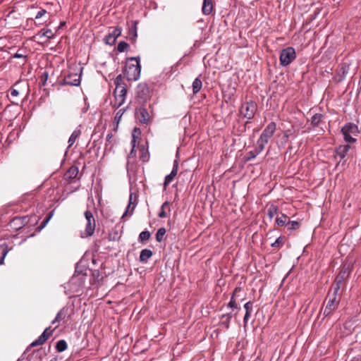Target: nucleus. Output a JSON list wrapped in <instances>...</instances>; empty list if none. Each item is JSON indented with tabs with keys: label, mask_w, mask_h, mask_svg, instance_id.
<instances>
[{
	"label": "nucleus",
	"mask_w": 361,
	"mask_h": 361,
	"mask_svg": "<svg viewBox=\"0 0 361 361\" xmlns=\"http://www.w3.org/2000/svg\"><path fill=\"white\" fill-rule=\"evenodd\" d=\"M150 98V90L145 83H141L137 87L136 99L140 104V106L136 107L135 113H153L152 105L148 102Z\"/></svg>",
	"instance_id": "nucleus-1"
},
{
	"label": "nucleus",
	"mask_w": 361,
	"mask_h": 361,
	"mask_svg": "<svg viewBox=\"0 0 361 361\" xmlns=\"http://www.w3.org/2000/svg\"><path fill=\"white\" fill-rule=\"evenodd\" d=\"M341 298L339 286L338 285L331 286L326 298L328 301L324 310V317L331 315L338 307Z\"/></svg>",
	"instance_id": "nucleus-2"
},
{
	"label": "nucleus",
	"mask_w": 361,
	"mask_h": 361,
	"mask_svg": "<svg viewBox=\"0 0 361 361\" xmlns=\"http://www.w3.org/2000/svg\"><path fill=\"white\" fill-rule=\"evenodd\" d=\"M140 71L141 66L139 58H130L125 69V74L128 80H137L140 77Z\"/></svg>",
	"instance_id": "nucleus-3"
},
{
	"label": "nucleus",
	"mask_w": 361,
	"mask_h": 361,
	"mask_svg": "<svg viewBox=\"0 0 361 361\" xmlns=\"http://www.w3.org/2000/svg\"><path fill=\"white\" fill-rule=\"evenodd\" d=\"M276 129V126L274 122H271L264 128L262 133L259 138L258 139L257 144L258 145V152H262L268 143L270 138L273 136Z\"/></svg>",
	"instance_id": "nucleus-4"
},
{
	"label": "nucleus",
	"mask_w": 361,
	"mask_h": 361,
	"mask_svg": "<svg viewBox=\"0 0 361 361\" xmlns=\"http://www.w3.org/2000/svg\"><path fill=\"white\" fill-rule=\"evenodd\" d=\"M82 68L77 71H71L62 80L59 81V85L79 86L80 84Z\"/></svg>",
	"instance_id": "nucleus-5"
},
{
	"label": "nucleus",
	"mask_w": 361,
	"mask_h": 361,
	"mask_svg": "<svg viewBox=\"0 0 361 361\" xmlns=\"http://www.w3.org/2000/svg\"><path fill=\"white\" fill-rule=\"evenodd\" d=\"M296 58V53L292 47H288L281 50L280 54V64L287 66L290 64Z\"/></svg>",
	"instance_id": "nucleus-6"
},
{
	"label": "nucleus",
	"mask_w": 361,
	"mask_h": 361,
	"mask_svg": "<svg viewBox=\"0 0 361 361\" xmlns=\"http://www.w3.org/2000/svg\"><path fill=\"white\" fill-rule=\"evenodd\" d=\"M26 86L25 83H22L20 80H18L14 83V85L10 88L9 92L11 97V101L13 104L18 105L17 97L24 93Z\"/></svg>",
	"instance_id": "nucleus-7"
},
{
	"label": "nucleus",
	"mask_w": 361,
	"mask_h": 361,
	"mask_svg": "<svg viewBox=\"0 0 361 361\" xmlns=\"http://www.w3.org/2000/svg\"><path fill=\"white\" fill-rule=\"evenodd\" d=\"M114 84L116 85V88L114 92V95L117 96H124L126 97L127 93L126 85L124 82V78L122 75H118L115 80Z\"/></svg>",
	"instance_id": "nucleus-8"
},
{
	"label": "nucleus",
	"mask_w": 361,
	"mask_h": 361,
	"mask_svg": "<svg viewBox=\"0 0 361 361\" xmlns=\"http://www.w3.org/2000/svg\"><path fill=\"white\" fill-rule=\"evenodd\" d=\"M58 326L59 325H56L53 330L51 329L50 326L46 328L43 333L38 337V338L30 344V346L35 347L44 344L47 341L48 338L52 334L53 331L56 329Z\"/></svg>",
	"instance_id": "nucleus-9"
},
{
	"label": "nucleus",
	"mask_w": 361,
	"mask_h": 361,
	"mask_svg": "<svg viewBox=\"0 0 361 361\" xmlns=\"http://www.w3.org/2000/svg\"><path fill=\"white\" fill-rule=\"evenodd\" d=\"M29 218L27 216H16L12 219L10 226L15 230H18L28 224Z\"/></svg>",
	"instance_id": "nucleus-10"
},
{
	"label": "nucleus",
	"mask_w": 361,
	"mask_h": 361,
	"mask_svg": "<svg viewBox=\"0 0 361 361\" xmlns=\"http://www.w3.org/2000/svg\"><path fill=\"white\" fill-rule=\"evenodd\" d=\"M121 34V28L115 27L111 32H109L105 37L106 43L110 45L116 42V38Z\"/></svg>",
	"instance_id": "nucleus-11"
},
{
	"label": "nucleus",
	"mask_w": 361,
	"mask_h": 361,
	"mask_svg": "<svg viewBox=\"0 0 361 361\" xmlns=\"http://www.w3.org/2000/svg\"><path fill=\"white\" fill-rule=\"evenodd\" d=\"M85 216L87 219V224L85 225V228L84 231H80V236L82 238H87L90 235V211L87 209L85 212Z\"/></svg>",
	"instance_id": "nucleus-12"
},
{
	"label": "nucleus",
	"mask_w": 361,
	"mask_h": 361,
	"mask_svg": "<svg viewBox=\"0 0 361 361\" xmlns=\"http://www.w3.org/2000/svg\"><path fill=\"white\" fill-rule=\"evenodd\" d=\"M178 162H177V161H175L171 172L170 173V174L167 175L165 178V180L164 183V189L166 188V187L169 185V183H171L173 181V180L174 179V178L176 176L177 173H178Z\"/></svg>",
	"instance_id": "nucleus-13"
},
{
	"label": "nucleus",
	"mask_w": 361,
	"mask_h": 361,
	"mask_svg": "<svg viewBox=\"0 0 361 361\" xmlns=\"http://www.w3.org/2000/svg\"><path fill=\"white\" fill-rule=\"evenodd\" d=\"M342 133H349L353 135H357L359 133L357 126L353 123H346L341 129Z\"/></svg>",
	"instance_id": "nucleus-14"
},
{
	"label": "nucleus",
	"mask_w": 361,
	"mask_h": 361,
	"mask_svg": "<svg viewBox=\"0 0 361 361\" xmlns=\"http://www.w3.org/2000/svg\"><path fill=\"white\" fill-rule=\"evenodd\" d=\"M253 303L252 301H248L244 305V309L245 310V314L243 318V324L244 326L245 327L247 324V322L249 321V319L251 316L252 309H253Z\"/></svg>",
	"instance_id": "nucleus-15"
},
{
	"label": "nucleus",
	"mask_w": 361,
	"mask_h": 361,
	"mask_svg": "<svg viewBox=\"0 0 361 361\" xmlns=\"http://www.w3.org/2000/svg\"><path fill=\"white\" fill-rule=\"evenodd\" d=\"M68 308L63 307L56 314L55 319L52 321L51 324H54L55 323H59L61 321H64L66 317H68Z\"/></svg>",
	"instance_id": "nucleus-16"
},
{
	"label": "nucleus",
	"mask_w": 361,
	"mask_h": 361,
	"mask_svg": "<svg viewBox=\"0 0 361 361\" xmlns=\"http://www.w3.org/2000/svg\"><path fill=\"white\" fill-rule=\"evenodd\" d=\"M243 291V289L240 287H236L231 295V300L228 304V307L231 308H238V305L236 302V297L238 296V293Z\"/></svg>",
	"instance_id": "nucleus-17"
},
{
	"label": "nucleus",
	"mask_w": 361,
	"mask_h": 361,
	"mask_svg": "<svg viewBox=\"0 0 361 361\" xmlns=\"http://www.w3.org/2000/svg\"><path fill=\"white\" fill-rule=\"evenodd\" d=\"M213 10L212 0H204L202 11L204 15H209Z\"/></svg>",
	"instance_id": "nucleus-18"
},
{
	"label": "nucleus",
	"mask_w": 361,
	"mask_h": 361,
	"mask_svg": "<svg viewBox=\"0 0 361 361\" xmlns=\"http://www.w3.org/2000/svg\"><path fill=\"white\" fill-rule=\"evenodd\" d=\"M279 213V208L274 204H271L267 209V216L269 218V221H271L273 218Z\"/></svg>",
	"instance_id": "nucleus-19"
},
{
	"label": "nucleus",
	"mask_w": 361,
	"mask_h": 361,
	"mask_svg": "<svg viewBox=\"0 0 361 361\" xmlns=\"http://www.w3.org/2000/svg\"><path fill=\"white\" fill-rule=\"evenodd\" d=\"M257 110V104L254 102H248L242 106L241 111H245L246 113H255Z\"/></svg>",
	"instance_id": "nucleus-20"
},
{
	"label": "nucleus",
	"mask_w": 361,
	"mask_h": 361,
	"mask_svg": "<svg viewBox=\"0 0 361 361\" xmlns=\"http://www.w3.org/2000/svg\"><path fill=\"white\" fill-rule=\"evenodd\" d=\"M135 207H136V203H135L133 201V195L130 194V197H129L128 205V207L126 208V210L125 213L122 216V219H123L128 214L132 215L133 213V211H134V209L135 208Z\"/></svg>",
	"instance_id": "nucleus-21"
},
{
	"label": "nucleus",
	"mask_w": 361,
	"mask_h": 361,
	"mask_svg": "<svg viewBox=\"0 0 361 361\" xmlns=\"http://www.w3.org/2000/svg\"><path fill=\"white\" fill-rule=\"evenodd\" d=\"M78 173V169L75 166H71L64 174V178L66 180L75 178Z\"/></svg>",
	"instance_id": "nucleus-22"
},
{
	"label": "nucleus",
	"mask_w": 361,
	"mask_h": 361,
	"mask_svg": "<svg viewBox=\"0 0 361 361\" xmlns=\"http://www.w3.org/2000/svg\"><path fill=\"white\" fill-rule=\"evenodd\" d=\"M350 148V146L348 145H340L337 149H336V154L341 158V159H343L347 152L349 151Z\"/></svg>",
	"instance_id": "nucleus-23"
},
{
	"label": "nucleus",
	"mask_w": 361,
	"mask_h": 361,
	"mask_svg": "<svg viewBox=\"0 0 361 361\" xmlns=\"http://www.w3.org/2000/svg\"><path fill=\"white\" fill-rule=\"evenodd\" d=\"M345 276H346V271H345V269H343L339 272L338 276L336 277L335 281L332 284V286L338 285L339 286V290H340L341 289V285L343 281L344 280V279L345 278Z\"/></svg>",
	"instance_id": "nucleus-24"
},
{
	"label": "nucleus",
	"mask_w": 361,
	"mask_h": 361,
	"mask_svg": "<svg viewBox=\"0 0 361 361\" xmlns=\"http://www.w3.org/2000/svg\"><path fill=\"white\" fill-rule=\"evenodd\" d=\"M8 252V247L6 243L0 244V265L4 264L5 257Z\"/></svg>",
	"instance_id": "nucleus-25"
},
{
	"label": "nucleus",
	"mask_w": 361,
	"mask_h": 361,
	"mask_svg": "<svg viewBox=\"0 0 361 361\" xmlns=\"http://www.w3.org/2000/svg\"><path fill=\"white\" fill-rule=\"evenodd\" d=\"M136 119L139 121L140 123L147 124L152 119V114H136Z\"/></svg>",
	"instance_id": "nucleus-26"
},
{
	"label": "nucleus",
	"mask_w": 361,
	"mask_h": 361,
	"mask_svg": "<svg viewBox=\"0 0 361 361\" xmlns=\"http://www.w3.org/2000/svg\"><path fill=\"white\" fill-rule=\"evenodd\" d=\"M152 256V250L149 249H144L141 251L140 255V261L141 262H146Z\"/></svg>",
	"instance_id": "nucleus-27"
},
{
	"label": "nucleus",
	"mask_w": 361,
	"mask_h": 361,
	"mask_svg": "<svg viewBox=\"0 0 361 361\" xmlns=\"http://www.w3.org/2000/svg\"><path fill=\"white\" fill-rule=\"evenodd\" d=\"M37 35L40 38L47 37L48 39H52L54 36V34L50 29H42L38 32Z\"/></svg>",
	"instance_id": "nucleus-28"
},
{
	"label": "nucleus",
	"mask_w": 361,
	"mask_h": 361,
	"mask_svg": "<svg viewBox=\"0 0 361 361\" xmlns=\"http://www.w3.org/2000/svg\"><path fill=\"white\" fill-rule=\"evenodd\" d=\"M168 210L169 212H170L171 209H170V202H165L161 207V211L158 214V216L159 218H165L167 216V213L166 212V210Z\"/></svg>",
	"instance_id": "nucleus-29"
},
{
	"label": "nucleus",
	"mask_w": 361,
	"mask_h": 361,
	"mask_svg": "<svg viewBox=\"0 0 361 361\" xmlns=\"http://www.w3.org/2000/svg\"><path fill=\"white\" fill-rule=\"evenodd\" d=\"M288 216L286 214H281L280 216L276 217L275 225L278 226H283L288 223Z\"/></svg>",
	"instance_id": "nucleus-30"
},
{
	"label": "nucleus",
	"mask_w": 361,
	"mask_h": 361,
	"mask_svg": "<svg viewBox=\"0 0 361 361\" xmlns=\"http://www.w3.org/2000/svg\"><path fill=\"white\" fill-rule=\"evenodd\" d=\"M84 263V259H82L78 263L76 264V267H75V274H82L83 276H87V269H83V267H85V265L83 264Z\"/></svg>",
	"instance_id": "nucleus-31"
},
{
	"label": "nucleus",
	"mask_w": 361,
	"mask_h": 361,
	"mask_svg": "<svg viewBox=\"0 0 361 361\" xmlns=\"http://www.w3.org/2000/svg\"><path fill=\"white\" fill-rule=\"evenodd\" d=\"M192 92L193 94H197V92H200V90H201L202 87V80L200 79V78H197L195 79V80L193 81L192 82Z\"/></svg>",
	"instance_id": "nucleus-32"
},
{
	"label": "nucleus",
	"mask_w": 361,
	"mask_h": 361,
	"mask_svg": "<svg viewBox=\"0 0 361 361\" xmlns=\"http://www.w3.org/2000/svg\"><path fill=\"white\" fill-rule=\"evenodd\" d=\"M125 97L124 96L114 95V100L111 101V103L114 108H118L123 104Z\"/></svg>",
	"instance_id": "nucleus-33"
},
{
	"label": "nucleus",
	"mask_w": 361,
	"mask_h": 361,
	"mask_svg": "<svg viewBox=\"0 0 361 361\" xmlns=\"http://www.w3.org/2000/svg\"><path fill=\"white\" fill-rule=\"evenodd\" d=\"M231 318H232L231 313H227V314H225L222 315V317H221V319H222L221 324L226 329H228L229 328Z\"/></svg>",
	"instance_id": "nucleus-34"
},
{
	"label": "nucleus",
	"mask_w": 361,
	"mask_h": 361,
	"mask_svg": "<svg viewBox=\"0 0 361 361\" xmlns=\"http://www.w3.org/2000/svg\"><path fill=\"white\" fill-rule=\"evenodd\" d=\"M80 135V130L78 129H76L73 132V133L71 134V135L68 140V144H69L68 147H71L73 145V143L75 142V141L79 137Z\"/></svg>",
	"instance_id": "nucleus-35"
},
{
	"label": "nucleus",
	"mask_w": 361,
	"mask_h": 361,
	"mask_svg": "<svg viewBox=\"0 0 361 361\" xmlns=\"http://www.w3.org/2000/svg\"><path fill=\"white\" fill-rule=\"evenodd\" d=\"M67 348V343L65 340H59L56 345V349L58 352L61 353Z\"/></svg>",
	"instance_id": "nucleus-36"
},
{
	"label": "nucleus",
	"mask_w": 361,
	"mask_h": 361,
	"mask_svg": "<svg viewBox=\"0 0 361 361\" xmlns=\"http://www.w3.org/2000/svg\"><path fill=\"white\" fill-rule=\"evenodd\" d=\"M286 226L288 230L295 231L299 228L300 223L297 221H288Z\"/></svg>",
	"instance_id": "nucleus-37"
},
{
	"label": "nucleus",
	"mask_w": 361,
	"mask_h": 361,
	"mask_svg": "<svg viewBox=\"0 0 361 361\" xmlns=\"http://www.w3.org/2000/svg\"><path fill=\"white\" fill-rule=\"evenodd\" d=\"M284 243V237H279L274 243L271 244V246L274 248H281Z\"/></svg>",
	"instance_id": "nucleus-38"
},
{
	"label": "nucleus",
	"mask_w": 361,
	"mask_h": 361,
	"mask_svg": "<svg viewBox=\"0 0 361 361\" xmlns=\"http://www.w3.org/2000/svg\"><path fill=\"white\" fill-rule=\"evenodd\" d=\"M92 277L94 278V282H99L104 278V275L99 270H92Z\"/></svg>",
	"instance_id": "nucleus-39"
},
{
	"label": "nucleus",
	"mask_w": 361,
	"mask_h": 361,
	"mask_svg": "<svg viewBox=\"0 0 361 361\" xmlns=\"http://www.w3.org/2000/svg\"><path fill=\"white\" fill-rule=\"evenodd\" d=\"M166 233L165 228H160L156 233V240L157 242L161 243L163 240L164 236Z\"/></svg>",
	"instance_id": "nucleus-40"
},
{
	"label": "nucleus",
	"mask_w": 361,
	"mask_h": 361,
	"mask_svg": "<svg viewBox=\"0 0 361 361\" xmlns=\"http://www.w3.org/2000/svg\"><path fill=\"white\" fill-rule=\"evenodd\" d=\"M150 233L147 231H142L139 235V240L140 242L147 241L150 238Z\"/></svg>",
	"instance_id": "nucleus-41"
},
{
	"label": "nucleus",
	"mask_w": 361,
	"mask_h": 361,
	"mask_svg": "<svg viewBox=\"0 0 361 361\" xmlns=\"http://www.w3.org/2000/svg\"><path fill=\"white\" fill-rule=\"evenodd\" d=\"M322 114H314L311 118L312 125L314 126H317L322 119Z\"/></svg>",
	"instance_id": "nucleus-42"
},
{
	"label": "nucleus",
	"mask_w": 361,
	"mask_h": 361,
	"mask_svg": "<svg viewBox=\"0 0 361 361\" xmlns=\"http://www.w3.org/2000/svg\"><path fill=\"white\" fill-rule=\"evenodd\" d=\"M261 152H258V145H257L254 151H250L247 153V160L255 158Z\"/></svg>",
	"instance_id": "nucleus-43"
},
{
	"label": "nucleus",
	"mask_w": 361,
	"mask_h": 361,
	"mask_svg": "<svg viewBox=\"0 0 361 361\" xmlns=\"http://www.w3.org/2000/svg\"><path fill=\"white\" fill-rule=\"evenodd\" d=\"M129 35L132 36L133 39L137 37V22H133V26L129 30Z\"/></svg>",
	"instance_id": "nucleus-44"
},
{
	"label": "nucleus",
	"mask_w": 361,
	"mask_h": 361,
	"mask_svg": "<svg viewBox=\"0 0 361 361\" xmlns=\"http://www.w3.org/2000/svg\"><path fill=\"white\" fill-rule=\"evenodd\" d=\"M138 133V134H140V128H134V130H133V140H132V141H131V143H132V145H133V148H132V150H131V152H130V154H132L133 153V152H134V148H135V142H136V140H135V133Z\"/></svg>",
	"instance_id": "nucleus-45"
},
{
	"label": "nucleus",
	"mask_w": 361,
	"mask_h": 361,
	"mask_svg": "<svg viewBox=\"0 0 361 361\" xmlns=\"http://www.w3.org/2000/svg\"><path fill=\"white\" fill-rule=\"evenodd\" d=\"M128 47V44L126 42H120L117 46V50L119 52L124 51Z\"/></svg>",
	"instance_id": "nucleus-46"
},
{
	"label": "nucleus",
	"mask_w": 361,
	"mask_h": 361,
	"mask_svg": "<svg viewBox=\"0 0 361 361\" xmlns=\"http://www.w3.org/2000/svg\"><path fill=\"white\" fill-rule=\"evenodd\" d=\"M342 134L343 135L344 140L346 142L354 143L356 142V139L353 137L351 134H349V133H342Z\"/></svg>",
	"instance_id": "nucleus-47"
},
{
	"label": "nucleus",
	"mask_w": 361,
	"mask_h": 361,
	"mask_svg": "<svg viewBox=\"0 0 361 361\" xmlns=\"http://www.w3.org/2000/svg\"><path fill=\"white\" fill-rule=\"evenodd\" d=\"M53 215V212H51L49 214V215L46 217L45 219H44V221L42 222L41 225L39 226V228L40 229H42L45 226L46 224L48 223V221L50 220V219L51 218Z\"/></svg>",
	"instance_id": "nucleus-48"
},
{
	"label": "nucleus",
	"mask_w": 361,
	"mask_h": 361,
	"mask_svg": "<svg viewBox=\"0 0 361 361\" xmlns=\"http://www.w3.org/2000/svg\"><path fill=\"white\" fill-rule=\"evenodd\" d=\"M46 13L47 11L45 9L39 10L35 16V19L40 20Z\"/></svg>",
	"instance_id": "nucleus-49"
},
{
	"label": "nucleus",
	"mask_w": 361,
	"mask_h": 361,
	"mask_svg": "<svg viewBox=\"0 0 361 361\" xmlns=\"http://www.w3.org/2000/svg\"><path fill=\"white\" fill-rule=\"evenodd\" d=\"M49 74L47 71L44 72L41 76V80L42 81V85H45L47 80H48Z\"/></svg>",
	"instance_id": "nucleus-50"
},
{
	"label": "nucleus",
	"mask_w": 361,
	"mask_h": 361,
	"mask_svg": "<svg viewBox=\"0 0 361 361\" xmlns=\"http://www.w3.org/2000/svg\"><path fill=\"white\" fill-rule=\"evenodd\" d=\"M140 159L143 161H148V154L147 152L145 151L144 149H142V155L140 156Z\"/></svg>",
	"instance_id": "nucleus-51"
},
{
	"label": "nucleus",
	"mask_w": 361,
	"mask_h": 361,
	"mask_svg": "<svg viewBox=\"0 0 361 361\" xmlns=\"http://www.w3.org/2000/svg\"><path fill=\"white\" fill-rule=\"evenodd\" d=\"M13 57H14V58H26V56H24V55L20 54H18V53H16V54L13 55Z\"/></svg>",
	"instance_id": "nucleus-52"
},
{
	"label": "nucleus",
	"mask_w": 361,
	"mask_h": 361,
	"mask_svg": "<svg viewBox=\"0 0 361 361\" xmlns=\"http://www.w3.org/2000/svg\"><path fill=\"white\" fill-rule=\"evenodd\" d=\"M244 117H245L247 119H251L252 118L254 114H244Z\"/></svg>",
	"instance_id": "nucleus-53"
},
{
	"label": "nucleus",
	"mask_w": 361,
	"mask_h": 361,
	"mask_svg": "<svg viewBox=\"0 0 361 361\" xmlns=\"http://www.w3.org/2000/svg\"><path fill=\"white\" fill-rule=\"evenodd\" d=\"M121 116H122V114H121L118 118H117V116L115 117V121H116L117 124L118 123V122L121 118Z\"/></svg>",
	"instance_id": "nucleus-54"
},
{
	"label": "nucleus",
	"mask_w": 361,
	"mask_h": 361,
	"mask_svg": "<svg viewBox=\"0 0 361 361\" xmlns=\"http://www.w3.org/2000/svg\"><path fill=\"white\" fill-rule=\"evenodd\" d=\"M46 22H47L46 20H44V21H41V20H39V23H38V24H39V25H43V24H44V23H45ZM37 23H36V25H37Z\"/></svg>",
	"instance_id": "nucleus-55"
},
{
	"label": "nucleus",
	"mask_w": 361,
	"mask_h": 361,
	"mask_svg": "<svg viewBox=\"0 0 361 361\" xmlns=\"http://www.w3.org/2000/svg\"><path fill=\"white\" fill-rule=\"evenodd\" d=\"M64 25H65V22L61 23V25L59 26V27H62Z\"/></svg>",
	"instance_id": "nucleus-56"
},
{
	"label": "nucleus",
	"mask_w": 361,
	"mask_h": 361,
	"mask_svg": "<svg viewBox=\"0 0 361 361\" xmlns=\"http://www.w3.org/2000/svg\"><path fill=\"white\" fill-rule=\"evenodd\" d=\"M240 298V293H238V296L236 297V298Z\"/></svg>",
	"instance_id": "nucleus-57"
},
{
	"label": "nucleus",
	"mask_w": 361,
	"mask_h": 361,
	"mask_svg": "<svg viewBox=\"0 0 361 361\" xmlns=\"http://www.w3.org/2000/svg\"><path fill=\"white\" fill-rule=\"evenodd\" d=\"M122 111H123V113H124V110L123 109H120V111L118 113H120Z\"/></svg>",
	"instance_id": "nucleus-58"
},
{
	"label": "nucleus",
	"mask_w": 361,
	"mask_h": 361,
	"mask_svg": "<svg viewBox=\"0 0 361 361\" xmlns=\"http://www.w3.org/2000/svg\"><path fill=\"white\" fill-rule=\"evenodd\" d=\"M244 300H245V297L240 298L241 301H243Z\"/></svg>",
	"instance_id": "nucleus-59"
},
{
	"label": "nucleus",
	"mask_w": 361,
	"mask_h": 361,
	"mask_svg": "<svg viewBox=\"0 0 361 361\" xmlns=\"http://www.w3.org/2000/svg\"><path fill=\"white\" fill-rule=\"evenodd\" d=\"M93 231H94V228H92V231H91L92 234L93 233Z\"/></svg>",
	"instance_id": "nucleus-60"
},
{
	"label": "nucleus",
	"mask_w": 361,
	"mask_h": 361,
	"mask_svg": "<svg viewBox=\"0 0 361 361\" xmlns=\"http://www.w3.org/2000/svg\"><path fill=\"white\" fill-rule=\"evenodd\" d=\"M92 262L94 264V259H92Z\"/></svg>",
	"instance_id": "nucleus-61"
},
{
	"label": "nucleus",
	"mask_w": 361,
	"mask_h": 361,
	"mask_svg": "<svg viewBox=\"0 0 361 361\" xmlns=\"http://www.w3.org/2000/svg\"><path fill=\"white\" fill-rule=\"evenodd\" d=\"M3 0H0V3Z\"/></svg>",
	"instance_id": "nucleus-62"
}]
</instances>
